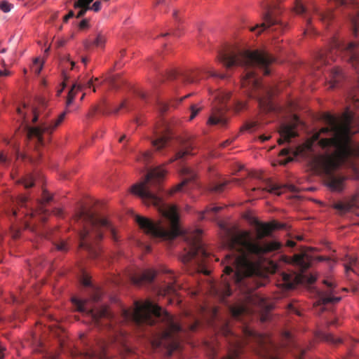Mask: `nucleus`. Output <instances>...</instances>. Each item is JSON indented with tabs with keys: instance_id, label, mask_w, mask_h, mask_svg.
<instances>
[{
	"instance_id": "1",
	"label": "nucleus",
	"mask_w": 359,
	"mask_h": 359,
	"mask_svg": "<svg viewBox=\"0 0 359 359\" xmlns=\"http://www.w3.org/2000/svg\"><path fill=\"white\" fill-rule=\"evenodd\" d=\"M165 175V171L161 167L150 170L144 181L133 185V192L138 195L147 205H154L158 212L170 223V229L164 228L161 222H154L148 218L137 215L135 221L139 226L147 234L164 240H173L178 236H182L187 243L185 253L181 257L184 264L191 263L194 270L205 275L209 271L205 268L209 254L206 252L200 236L201 231L197 230L194 233H185L179 224V216L176 206L163 202L158 193L161 190V182Z\"/></svg>"
},
{
	"instance_id": "2",
	"label": "nucleus",
	"mask_w": 359,
	"mask_h": 359,
	"mask_svg": "<svg viewBox=\"0 0 359 359\" xmlns=\"http://www.w3.org/2000/svg\"><path fill=\"white\" fill-rule=\"evenodd\" d=\"M256 238L249 231H239L229 236L227 243L229 253L225 255V277L222 283L211 286V292L224 302L231 294L227 276L232 275L231 280L238 285L245 284V278L250 277L257 271L259 262L265 255L278 250L282 245L276 241H262L265 237L271 236L275 229H282L283 224L273 222H255Z\"/></svg>"
},
{
	"instance_id": "3",
	"label": "nucleus",
	"mask_w": 359,
	"mask_h": 359,
	"mask_svg": "<svg viewBox=\"0 0 359 359\" xmlns=\"http://www.w3.org/2000/svg\"><path fill=\"white\" fill-rule=\"evenodd\" d=\"M217 60L227 69L241 66L245 69V75L241 79V87L250 97L255 98L259 105L266 111L274 109L271 100L273 95L272 89L264 86L255 73V69H262L264 75H269V66L275 58L265 50H245L237 46H229L220 50Z\"/></svg>"
},
{
	"instance_id": "4",
	"label": "nucleus",
	"mask_w": 359,
	"mask_h": 359,
	"mask_svg": "<svg viewBox=\"0 0 359 359\" xmlns=\"http://www.w3.org/2000/svg\"><path fill=\"white\" fill-rule=\"evenodd\" d=\"M121 318L126 322H133L137 325H158L159 331L151 341L154 348L165 347L171 351L180 348V336L187 331L195 332L199 326L198 320L182 325L178 318L163 310L158 305L147 300L144 303L135 302L134 309H123Z\"/></svg>"
},
{
	"instance_id": "5",
	"label": "nucleus",
	"mask_w": 359,
	"mask_h": 359,
	"mask_svg": "<svg viewBox=\"0 0 359 359\" xmlns=\"http://www.w3.org/2000/svg\"><path fill=\"white\" fill-rule=\"evenodd\" d=\"M74 221L80 227L79 248L86 250L92 258L100 256L97 244L102 238V229L109 231L114 243L118 242L116 230L107 219L100 217L88 210H81L76 213Z\"/></svg>"
},
{
	"instance_id": "6",
	"label": "nucleus",
	"mask_w": 359,
	"mask_h": 359,
	"mask_svg": "<svg viewBox=\"0 0 359 359\" xmlns=\"http://www.w3.org/2000/svg\"><path fill=\"white\" fill-rule=\"evenodd\" d=\"M72 301L78 311L90 316L97 325H109V329L115 330L113 327L114 318L107 306L92 307L89 306L91 300L88 299L79 300L76 298H72Z\"/></svg>"
},
{
	"instance_id": "7",
	"label": "nucleus",
	"mask_w": 359,
	"mask_h": 359,
	"mask_svg": "<svg viewBox=\"0 0 359 359\" xmlns=\"http://www.w3.org/2000/svg\"><path fill=\"white\" fill-rule=\"evenodd\" d=\"M65 116L66 111H63L56 119L44 121L38 126L30 127L27 126L28 139L34 142L36 149L43 146L48 141L50 135L63 121Z\"/></svg>"
},
{
	"instance_id": "8",
	"label": "nucleus",
	"mask_w": 359,
	"mask_h": 359,
	"mask_svg": "<svg viewBox=\"0 0 359 359\" xmlns=\"http://www.w3.org/2000/svg\"><path fill=\"white\" fill-rule=\"evenodd\" d=\"M51 200V196L50 194L46 191H43L42 198L38 201V208L36 210H27V205L28 203V198L26 196L21 195L17 198L16 203L20 206V209L18 210H13V215L18 216L19 215H22L25 217V220L24 221V224L25 228H30V224L29 221L27 219V217H33L35 215H38L39 219L42 222L46 221V210L44 208L43 205L45 203H48Z\"/></svg>"
},
{
	"instance_id": "9",
	"label": "nucleus",
	"mask_w": 359,
	"mask_h": 359,
	"mask_svg": "<svg viewBox=\"0 0 359 359\" xmlns=\"http://www.w3.org/2000/svg\"><path fill=\"white\" fill-rule=\"evenodd\" d=\"M262 6L264 10L262 14L264 22L251 27L250 31L255 32L257 29L260 28L261 29L258 32V34H260L263 30L269 28L272 32L282 33L286 28L287 25L277 18L278 8L268 2L264 3Z\"/></svg>"
},
{
	"instance_id": "10",
	"label": "nucleus",
	"mask_w": 359,
	"mask_h": 359,
	"mask_svg": "<svg viewBox=\"0 0 359 359\" xmlns=\"http://www.w3.org/2000/svg\"><path fill=\"white\" fill-rule=\"evenodd\" d=\"M295 11L299 15H304V18L306 22V29L305 33L311 30L312 18L311 15H316L318 20L323 24L327 25L333 19V13L332 11L326 12H321L318 10L316 4L313 2L309 3L306 6H304L299 0H296Z\"/></svg>"
},
{
	"instance_id": "11",
	"label": "nucleus",
	"mask_w": 359,
	"mask_h": 359,
	"mask_svg": "<svg viewBox=\"0 0 359 359\" xmlns=\"http://www.w3.org/2000/svg\"><path fill=\"white\" fill-rule=\"evenodd\" d=\"M230 97L229 93L218 92L215 94V98L217 100V103L212 107L208 124L219 125L221 127H224L226 125L228 118L225 115L227 111L226 102Z\"/></svg>"
},
{
	"instance_id": "12",
	"label": "nucleus",
	"mask_w": 359,
	"mask_h": 359,
	"mask_svg": "<svg viewBox=\"0 0 359 359\" xmlns=\"http://www.w3.org/2000/svg\"><path fill=\"white\" fill-rule=\"evenodd\" d=\"M259 304L260 306H265V301L263 298L249 294L246 298V302H238L229 307L232 316L236 319H241L243 316L250 315L252 310L249 304Z\"/></svg>"
},
{
	"instance_id": "13",
	"label": "nucleus",
	"mask_w": 359,
	"mask_h": 359,
	"mask_svg": "<svg viewBox=\"0 0 359 359\" xmlns=\"http://www.w3.org/2000/svg\"><path fill=\"white\" fill-rule=\"evenodd\" d=\"M243 332L245 337L257 344L260 348L259 351L260 355L265 356L268 354L270 344V339L268 336L258 333L248 327H244Z\"/></svg>"
},
{
	"instance_id": "14",
	"label": "nucleus",
	"mask_w": 359,
	"mask_h": 359,
	"mask_svg": "<svg viewBox=\"0 0 359 359\" xmlns=\"http://www.w3.org/2000/svg\"><path fill=\"white\" fill-rule=\"evenodd\" d=\"M202 70H191L188 69L183 72H172L169 74V78L171 79L180 80L184 84L197 83L201 80L200 74Z\"/></svg>"
},
{
	"instance_id": "15",
	"label": "nucleus",
	"mask_w": 359,
	"mask_h": 359,
	"mask_svg": "<svg viewBox=\"0 0 359 359\" xmlns=\"http://www.w3.org/2000/svg\"><path fill=\"white\" fill-rule=\"evenodd\" d=\"M156 139L152 141L153 146L156 150L161 151L168 144L172 134L167 123H163L161 128H157L155 131Z\"/></svg>"
},
{
	"instance_id": "16",
	"label": "nucleus",
	"mask_w": 359,
	"mask_h": 359,
	"mask_svg": "<svg viewBox=\"0 0 359 359\" xmlns=\"http://www.w3.org/2000/svg\"><path fill=\"white\" fill-rule=\"evenodd\" d=\"M93 0H77L74 4L75 9H79L76 14V18L83 17L88 11L93 10L95 12H98L101 9L102 3L100 1H96L91 6L90 4Z\"/></svg>"
},
{
	"instance_id": "17",
	"label": "nucleus",
	"mask_w": 359,
	"mask_h": 359,
	"mask_svg": "<svg viewBox=\"0 0 359 359\" xmlns=\"http://www.w3.org/2000/svg\"><path fill=\"white\" fill-rule=\"evenodd\" d=\"M296 126L294 124H283L281 126L279 134L280 137L278 140L279 144L285 142H290L292 138L298 135L297 132L295 130Z\"/></svg>"
},
{
	"instance_id": "18",
	"label": "nucleus",
	"mask_w": 359,
	"mask_h": 359,
	"mask_svg": "<svg viewBox=\"0 0 359 359\" xmlns=\"http://www.w3.org/2000/svg\"><path fill=\"white\" fill-rule=\"evenodd\" d=\"M324 283L327 286V290L325 292H320L319 293V304H335L341 300L340 297H335L332 295V290L335 285L328 280H324Z\"/></svg>"
},
{
	"instance_id": "19",
	"label": "nucleus",
	"mask_w": 359,
	"mask_h": 359,
	"mask_svg": "<svg viewBox=\"0 0 359 359\" xmlns=\"http://www.w3.org/2000/svg\"><path fill=\"white\" fill-rule=\"evenodd\" d=\"M181 172L183 176V180L180 184H177L172 189L170 193V194L181 191L183 186L188 184L189 182H194L196 179V173L194 170L189 168H183Z\"/></svg>"
},
{
	"instance_id": "20",
	"label": "nucleus",
	"mask_w": 359,
	"mask_h": 359,
	"mask_svg": "<svg viewBox=\"0 0 359 359\" xmlns=\"http://www.w3.org/2000/svg\"><path fill=\"white\" fill-rule=\"evenodd\" d=\"M292 262L299 268L302 273L311 266V257L306 252L294 255Z\"/></svg>"
},
{
	"instance_id": "21",
	"label": "nucleus",
	"mask_w": 359,
	"mask_h": 359,
	"mask_svg": "<svg viewBox=\"0 0 359 359\" xmlns=\"http://www.w3.org/2000/svg\"><path fill=\"white\" fill-rule=\"evenodd\" d=\"M156 276L154 271L148 269L145 270L140 274H136L132 276L131 281L136 285H140L143 283H151L153 281Z\"/></svg>"
},
{
	"instance_id": "22",
	"label": "nucleus",
	"mask_w": 359,
	"mask_h": 359,
	"mask_svg": "<svg viewBox=\"0 0 359 359\" xmlns=\"http://www.w3.org/2000/svg\"><path fill=\"white\" fill-rule=\"evenodd\" d=\"M194 149V146L190 142H187L184 144L183 147L175 153L173 158L170 160V162H173L176 160L182 159L187 155H192L191 151Z\"/></svg>"
},
{
	"instance_id": "23",
	"label": "nucleus",
	"mask_w": 359,
	"mask_h": 359,
	"mask_svg": "<svg viewBox=\"0 0 359 359\" xmlns=\"http://www.w3.org/2000/svg\"><path fill=\"white\" fill-rule=\"evenodd\" d=\"M223 208L222 206H215L212 208H207L204 211L199 213L198 219L202 220L203 219H214L215 215L220 211Z\"/></svg>"
},
{
	"instance_id": "24",
	"label": "nucleus",
	"mask_w": 359,
	"mask_h": 359,
	"mask_svg": "<svg viewBox=\"0 0 359 359\" xmlns=\"http://www.w3.org/2000/svg\"><path fill=\"white\" fill-rule=\"evenodd\" d=\"M83 88V86L79 83H74L72 85L71 89L69 90L66 104L67 106H69L72 102L73 100L76 95V93L79 91L82 90Z\"/></svg>"
},
{
	"instance_id": "25",
	"label": "nucleus",
	"mask_w": 359,
	"mask_h": 359,
	"mask_svg": "<svg viewBox=\"0 0 359 359\" xmlns=\"http://www.w3.org/2000/svg\"><path fill=\"white\" fill-rule=\"evenodd\" d=\"M180 285L175 283H171L165 285V287L161 290V294L163 295H177V290L180 289Z\"/></svg>"
},
{
	"instance_id": "26",
	"label": "nucleus",
	"mask_w": 359,
	"mask_h": 359,
	"mask_svg": "<svg viewBox=\"0 0 359 359\" xmlns=\"http://www.w3.org/2000/svg\"><path fill=\"white\" fill-rule=\"evenodd\" d=\"M229 182L227 180L221 182H213L210 186V191L214 193H222Z\"/></svg>"
},
{
	"instance_id": "27",
	"label": "nucleus",
	"mask_w": 359,
	"mask_h": 359,
	"mask_svg": "<svg viewBox=\"0 0 359 359\" xmlns=\"http://www.w3.org/2000/svg\"><path fill=\"white\" fill-rule=\"evenodd\" d=\"M36 180V177L32 174L27 175L25 178L22 179L20 182L27 189L34 186Z\"/></svg>"
},
{
	"instance_id": "28",
	"label": "nucleus",
	"mask_w": 359,
	"mask_h": 359,
	"mask_svg": "<svg viewBox=\"0 0 359 359\" xmlns=\"http://www.w3.org/2000/svg\"><path fill=\"white\" fill-rule=\"evenodd\" d=\"M280 186L270 182L268 184L266 187L262 189V191H263V192L267 191L271 194L280 195L281 192L280 191Z\"/></svg>"
},
{
	"instance_id": "29",
	"label": "nucleus",
	"mask_w": 359,
	"mask_h": 359,
	"mask_svg": "<svg viewBox=\"0 0 359 359\" xmlns=\"http://www.w3.org/2000/svg\"><path fill=\"white\" fill-rule=\"evenodd\" d=\"M334 208L341 212H346L351 210V205L349 203L339 202L334 205Z\"/></svg>"
},
{
	"instance_id": "30",
	"label": "nucleus",
	"mask_w": 359,
	"mask_h": 359,
	"mask_svg": "<svg viewBox=\"0 0 359 359\" xmlns=\"http://www.w3.org/2000/svg\"><path fill=\"white\" fill-rule=\"evenodd\" d=\"M299 280L306 282L309 284H313L316 280L317 278L313 274L303 275L301 274L297 277Z\"/></svg>"
},
{
	"instance_id": "31",
	"label": "nucleus",
	"mask_w": 359,
	"mask_h": 359,
	"mask_svg": "<svg viewBox=\"0 0 359 359\" xmlns=\"http://www.w3.org/2000/svg\"><path fill=\"white\" fill-rule=\"evenodd\" d=\"M301 151H302V150L300 149H294L293 148L288 147V148H284V149H281V151H280V155L286 156L290 154H293L294 156H297Z\"/></svg>"
},
{
	"instance_id": "32",
	"label": "nucleus",
	"mask_w": 359,
	"mask_h": 359,
	"mask_svg": "<svg viewBox=\"0 0 359 359\" xmlns=\"http://www.w3.org/2000/svg\"><path fill=\"white\" fill-rule=\"evenodd\" d=\"M341 69H339V68L334 69L332 71V74L333 79H334V83L331 84L330 88H334L335 87V83L339 81V79L341 76Z\"/></svg>"
},
{
	"instance_id": "33",
	"label": "nucleus",
	"mask_w": 359,
	"mask_h": 359,
	"mask_svg": "<svg viewBox=\"0 0 359 359\" xmlns=\"http://www.w3.org/2000/svg\"><path fill=\"white\" fill-rule=\"evenodd\" d=\"M105 37L101 34H98L93 44L97 47H102L105 43Z\"/></svg>"
},
{
	"instance_id": "34",
	"label": "nucleus",
	"mask_w": 359,
	"mask_h": 359,
	"mask_svg": "<svg viewBox=\"0 0 359 359\" xmlns=\"http://www.w3.org/2000/svg\"><path fill=\"white\" fill-rule=\"evenodd\" d=\"M190 110L191 114L189 117V120H193L201 110V107H197L196 104H191L190 107Z\"/></svg>"
},
{
	"instance_id": "35",
	"label": "nucleus",
	"mask_w": 359,
	"mask_h": 359,
	"mask_svg": "<svg viewBox=\"0 0 359 359\" xmlns=\"http://www.w3.org/2000/svg\"><path fill=\"white\" fill-rule=\"evenodd\" d=\"M12 7V4L8 3V1H3L0 3V9L4 13L9 12L11 10Z\"/></svg>"
},
{
	"instance_id": "36",
	"label": "nucleus",
	"mask_w": 359,
	"mask_h": 359,
	"mask_svg": "<svg viewBox=\"0 0 359 359\" xmlns=\"http://www.w3.org/2000/svg\"><path fill=\"white\" fill-rule=\"evenodd\" d=\"M325 340L330 341L332 344H337L341 342L340 339H336L333 335L327 334L324 337Z\"/></svg>"
},
{
	"instance_id": "37",
	"label": "nucleus",
	"mask_w": 359,
	"mask_h": 359,
	"mask_svg": "<svg viewBox=\"0 0 359 359\" xmlns=\"http://www.w3.org/2000/svg\"><path fill=\"white\" fill-rule=\"evenodd\" d=\"M290 277L288 274L283 275V280L285 281V284L286 287L288 289H292L294 287V283L290 282Z\"/></svg>"
},
{
	"instance_id": "38",
	"label": "nucleus",
	"mask_w": 359,
	"mask_h": 359,
	"mask_svg": "<svg viewBox=\"0 0 359 359\" xmlns=\"http://www.w3.org/2000/svg\"><path fill=\"white\" fill-rule=\"evenodd\" d=\"M57 250L62 252H67L68 250V247L67 243L65 241H61L55 245Z\"/></svg>"
},
{
	"instance_id": "39",
	"label": "nucleus",
	"mask_w": 359,
	"mask_h": 359,
	"mask_svg": "<svg viewBox=\"0 0 359 359\" xmlns=\"http://www.w3.org/2000/svg\"><path fill=\"white\" fill-rule=\"evenodd\" d=\"M101 296H102V294H101V292L100 290L95 291L94 292V294L92 295L91 300L93 302H99L100 300Z\"/></svg>"
},
{
	"instance_id": "40",
	"label": "nucleus",
	"mask_w": 359,
	"mask_h": 359,
	"mask_svg": "<svg viewBox=\"0 0 359 359\" xmlns=\"http://www.w3.org/2000/svg\"><path fill=\"white\" fill-rule=\"evenodd\" d=\"M88 26H89V22L87 19L82 20L79 25V27L81 29H86V28L88 27Z\"/></svg>"
},
{
	"instance_id": "41",
	"label": "nucleus",
	"mask_w": 359,
	"mask_h": 359,
	"mask_svg": "<svg viewBox=\"0 0 359 359\" xmlns=\"http://www.w3.org/2000/svg\"><path fill=\"white\" fill-rule=\"evenodd\" d=\"M32 112L34 114V116H33V120L32 121L34 123L36 122L38 118H39V114H40V109H32Z\"/></svg>"
},
{
	"instance_id": "42",
	"label": "nucleus",
	"mask_w": 359,
	"mask_h": 359,
	"mask_svg": "<svg viewBox=\"0 0 359 359\" xmlns=\"http://www.w3.org/2000/svg\"><path fill=\"white\" fill-rule=\"evenodd\" d=\"M257 126V123L256 122H250V123H247L245 126H244V128L245 130H252L254 128H255Z\"/></svg>"
},
{
	"instance_id": "43",
	"label": "nucleus",
	"mask_w": 359,
	"mask_h": 359,
	"mask_svg": "<svg viewBox=\"0 0 359 359\" xmlns=\"http://www.w3.org/2000/svg\"><path fill=\"white\" fill-rule=\"evenodd\" d=\"M95 112H98V113H100V114H106L108 113V111H107L104 109H102L101 107H95L93 109V112L92 114H89L88 115L89 116H93V113H95Z\"/></svg>"
},
{
	"instance_id": "44",
	"label": "nucleus",
	"mask_w": 359,
	"mask_h": 359,
	"mask_svg": "<svg viewBox=\"0 0 359 359\" xmlns=\"http://www.w3.org/2000/svg\"><path fill=\"white\" fill-rule=\"evenodd\" d=\"M151 156V153L149 151H145L142 154L141 160H142L144 162H147L149 161Z\"/></svg>"
},
{
	"instance_id": "45",
	"label": "nucleus",
	"mask_w": 359,
	"mask_h": 359,
	"mask_svg": "<svg viewBox=\"0 0 359 359\" xmlns=\"http://www.w3.org/2000/svg\"><path fill=\"white\" fill-rule=\"evenodd\" d=\"M357 260L355 259H351L348 265H345V269L346 271L352 270L351 266L355 264Z\"/></svg>"
},
{
	"instance_id": "46",
	"label": "nucleus",
	"mask_w": 359,
	"mask_h": 359,
	"mask_svg": "<svg viewBox=\"0 0 359 359\" xmlns=\"http://www.w3.org/2000/svg\"><path fill=\"white\" fill-rule=\"evenodd\" d=\"M207 73H208L210 74V76H217V77H219L221 79H224L226 77V75L225 74H218L217 73H215V72H209V71H206L205 70Z\"/></svg>"
},
{
	"instance_id": "47",
	"label": "nucleus",
	"mask_w": 359,
	"mask_h": 359,
	"mask_svg": "<svg viewBox=\"0 0 359 359\" xmlns=\"http://www.w3.org/2000/svg\"><path fill=\"white\" fill-rule=\"evenodd\" d=\"M159 109L161 110V111L162 113H164L168 109V105L166 104H164V103H161V104H159Z\"/></svg>"
},
{
	"instance_id": "48",
	"label": "nucleus",
	"mask_w": 359,
	"mask_h": 359,
	"mask_svg": "<svg viewBox=\"0 0 359 359\" xmlns=\"http://www.w3.org/2000/svg\"><path fill=\"white\" fill-rule=\"evenodd\" d=\"M8 161L7 157L2 153H0V163L5 164Z\"/></svg>"
},
{
	"instance_id": "49",
	"label": "nucleus",
	"mask_w": 359,
	"mask_h": 359,
	"mask_svg": "<svg viewBox=\"0 0 359 359\" xmlns=\"http://www.w3.org/2000/svg\"><path fill=\"white\" fill-rule=\"evenodd\" d=\"M26 107H27L26 104H24L22 105V107H18V109H17V111H18V113L20 116H22L23 117V118H25V114H23V112H22V109H25Z\"/></svg>"
},
{
	"instance_id": "50",
	"label": "nucleus",
	"mask_w": 359,
	"mask_h": 359,
	"mask_svg": "<svg viewBox=\"0 0 359 359\" xmlns=\"http://www.w3.org/2000/svg\"><path fill=\"white\" fill-rule=\"evenodd\" d=\"M82 284L84 286L88 287L90 285V280L88 278H83Z\"/></svg>"
},
{
	"instance_id": "51",
	"label": "nucleus",
	"mask_w": 359,
	"mask_h": 359,
	"mask_svg": "<svg viewBox=\"0 0 359 359\" xmlns=\"http://www.w3.org/2000/svg\"><path fill=\"white\" fill-rule=\"evenodd\" d=\"M10 75V72L8 70H0V76H7Z\"/></svg>"
},
{
	"instance_id": "52",
	"label": "nucleus",
	"mask_w": 359,
	"mask_h": 359,
	"mask_svg": "<svg viewBox=\"0 0 359 359\" xmlns=\"http://www.w3.org/2000/svg\"><path fill=\"white\" fill-rule=\"evenodd\" d=\"M283 336H284V337H285L287 340H290V339H291V337H291V334H290V332H288V331H285V332H284V333H283Z\"/></svg>"
},
{
	"instance_id": "53",
	"label": "nucleus",
	"mask_w": 359,
	"mask_h": 359,
	"mask_svg": "<svg viewBox=\"0 0 359 359\" xmlns=\"http://www.w3.org/2000/svg\"><path fill=\"white\" fill-rule=\"evenodd\" d=\"M295 242L291 240L287 241V245L290 248H293L295 246Z\"/></svg>"
},
{
	"instance_id": "54",
	"label": "nucleus",
	"mask_w": 359,
	"mask_h": 359,
	"mask_svg": "<svg viewBox=\"0 0 359 359\" xmlns=\"http://www.w3.org/2000/svg\"><path fill=\"white\" fill-rule=\"evenodd\" d=\"M166 4V0H157L154 5L155 6H157V5H159V4Z\"/></svg>"
},
{
	"instance_id": "55",
	"label": "nucleus",
	"mask_w": 359,
	"mask_h": 359,
	"mask_svg": "<svg viewBox=\"0 0 359 359\" xmlns=\"http://www.w3.org/2000/svg\"><path fill=\"white\" fill-rule=\"evenodd\" d=\"M55 214L57 215V216H62L63 212H62V210L61 209H57L55 210Z\"/></svg>"
},
{
	"instance_id": "56",
	"label": "nucleus",
	"mask_w": 359,
	"mask_h": 359,
	"mask_svg": "<svg viewBox=\"0 0 359 359\" xmlns=\"http://www.w3.org/2000/svg\"><path fill=\"white\" fill-rule=\"evenodd\" d=\"M270 138V136H265V135H261L259 137V139L262 141V142H265L268 140H269Z\"/></svg>"
},
{
	"instance_id": "57",
	"label": "nucleus",
	"mask_w": 359,
	"mask_h": 359,
	"mask_svg": "<svg viewBox=\"0 0 359 359\" xmlns=\"http://www.w3.org/2000/svg\"><path fill=\"white\" fill-rule=\"evenodd\" d=\"M74 16L76 18V15L74 14V12L73 11H69L67 14V17H69V18H72Z\"/></svg>"
},
{
	"instance_id": "58",
	"label": "nucleus",
	"mask_w": 359,
	"mask_h": 359,
	"mask_svg": "<svg viewBox=\"0 0 359 359\" xmlns=\"http://www.w3.org/2000/svg\"><path fill=\"white\" fill-rule=\"evenodd\" d=\"M86 86L87 88H91L92 86H93V80H89V81L86 83Z\"/></svg>"
},
{
	"instance_id": "59",
	"label": "nucleus",
	"mask_w": 359,
	"mask_h": 359,
	"mask_svg": "<svg viewBox=\"0 0 359 359\" xmlns=\"http://www.w3.org/2000/svg\"><path fill=\"white\" fill-rule=\"evenodd\" d=\"M244 107H245V104L243 102H239L237 106L238 110H241V109H243Z\"/></svg>"
},
{
	"instance_id": "60",
	"label": "nucleus",
	"mask_w": 359,
	"mask_h": 359,
	"mask_svg": "<svg viewBox=\"0 0 359 359\" xmlns=\"http://www.w3.org/2000/svg\"><path fill=\"white\" fill-rule=\"evenodd\" d=\"M4 350H5V348L0 345V359H2L4 358L3 352Z\"/></svg>"
},
{
	"instance_id": "61",
	"label": "nucleus",
	"mask_w": 359,
	"mask_h": 359,
	"mask_svg": "<svg viewBox=\"0 0 359 359\" xmlns=\"http://www.w3.org/2000/svg\"><path fill=\"white\" fill-rule=\"evenodd\" d=\"M292 160V158L291 157H289L287 160L280 161V164L285 165L286 163L291 161Z\"/></svg>"
},
{
	"instance_id": "62",
	"label": "nucleus",
	"mask_w": 359,
	"mask_h": 359,
	"mask_svg": "<svg viewBox=\"0 0 359 359\" xmlns=\"http://www.w3.org/2000/svg\"><path fill=\"white\" fill-rule=\"evenodd\" d=\"M84 46L86 49H88L90 47V43L88 41H85Z\"/></svg>"
},
{
	"instance_id": "63",
	"label": "nucleus",
	"mask_w": 359,
	"mask_h": 359,
	"mask_svg": "<svg viewBox=\"0 0 359 359\" xmlns=\"http://www.w3.org/2000/svg\"><path fill=\"white\" fill-rule=\"evenodd\" d=\"M88 60L86 57H81V62L84 64V65H86L87 62H88Z\"/></svg>"
},
{
	"instance_id": "64",
	"label": "nucleus",
	"mask_w": 359,
	"mask_h": 359,
	"mask_svg": "<svg viewBox=\"0 0 359 359\" xmlns=\"http://www.w3.org/2000/svg\"><path fill=\"white\" fill-rule=\"evenodd\" d=\"M124 106H125V102H122V103L121 104V105H120L119 108H118V109H115V111H114V113H117V112H118V111L121 108L124 107Z\"/></svg>"
}]
</instances>
